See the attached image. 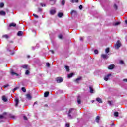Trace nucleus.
Listing matches in <instances>:
<instances>
[{
  "label": "nucleus",
  "instance_id": "nucleus-43",
  "mask_svg": "<svg viewBox=\"0 0 127 127\" xmlns=\"http://www.w3.org/2000/svg\"><path fill=\"white\" fill-rule=\"evenodd\" d=\"M9 85L8 84H6L5 85L3 86L4 88H7V87H9Z\"/></svg>",
  "mask_w": 127,
  "mask_h": 127
},
{
  "label": "nucleus",
  "instance_id": "nucleus-19",
  "mask_svg": "<svg viewBox=\"0 0 127 127\" xmlns=\"http://www.w3.org/2000/svg\"><path fill=\"white\" fill-rule=\"evenodd\" d=\"M2 100L3 101V102H7V98H6V97H5V96H2Z\"/></svg>",
  "mask_w": 127,
  "mask_h": 127
},
{
  "label": "nucleus",
  "instance_id": "nucleus-14",
  "mask_svg": "<svg viewBox=\"0 0 127 127\" xmlns=\"http://www.w3.org/2000/svg\"><path fill=\"white\" fill-rule=\"evenodd\" d=\"M50 14H52V15H53L55 13H56V10H51L50 11Z\"/></svg>",
  "mask_w": 127,
  "mask_h": 127
},
{
  "label": "nucleus",
  "instance_id": "nucleus-33",
  "mask_svg": "<svg viewBox=\"0 0 127 127\" xmlns=\"http://www.w3.org/2000/svg\"><path fill=\"white\" fill-rule=\"evenodd\" d=\"M40 5L42 6V7H45V6H46V5H45V4H43L42 3H41Z\"/></svg>",
  "mask_w": 127,
  "mask_h": 127
},
{
  "label": "nucleus",
  "instance_id": "nucleus-46",
  "mask_svg": "<svg viewBox=\"0 0 127 127\" xmlns=\"http://www.w3.org/2000/svg\"><path fill=\"white\" fill-rule=\"evenodd\" d=\"M65 126L66 127H70V124L69 123H66L65 124Z\"/></svg>",
  "mask_w": 127,
  "mask_h": 127
},
{
  "label": "nucleus",
  "instance_id": "nucleus-31",
  "mask_svg": "<svg viewBox=\"0 0 127 127\" xmlns=\"http://www.w3.org/2000/svg\"><path fill=\"white\" fill-rule=\"evenodd\" d=\"M78 0H71V2H76V3H78Z\"/></svg>",
  "mask_w": 127,
  "mask_h": 127
},
{
  "label": "nucleus",
  "instance_id": "nucleus-9",
  "mask_svg": "<svg viewBox=\"0 0 127 127\" xmlns=\"http://www.w3.org/2000/svg\"><path fill=\"white\" fill-rule=\"evenodd\" d=\"M26 98L28 99V100H31L32 99V97H31V95L30 94H27L26 95Z\"/></svg>",
  "mask_w": 127,
  "mask_h": 127
},
{
  "label": "nucleus",
  "instance_id": "nucleus-22",
  "mask_svg": "<svg viewBox=\"0 0 127 127\" xmlns=\"http://www.w3.org/2000/svg\"><path fill=\"white\" fill-rule=\"evenodd\" d=\"M0 15H5V12L3 11H0Z\"/></svg>",
  "mask_w": 127,
  "mask_h": 127
},
{
  "label": "nucleus",
  "instance_id": "nucleus-20",
  "mask_svg": "<svg viewBox=\"0 0 127 127\" xmlns=\"http://www.w3.org/2000/svg\"><path fill=\"white\" fill-rule=\"evenodd\" d=\"M96 101L98 102V103H102V99L99 97L96 98Z\"/></svg>",
  "mask_w": 127,
  "mask_h": 127
},
{
  "label": "nucleus",
  "instance_id": "nucleus-16",
  "mask_svg": "<svg viewBox=\"0 0 127 127\" xmlns=\"http://www.w3.org/2000/svg\"><path fill=\"white\" fill-rule=\"evenodd\" d=\"M121 24V22H116L115 23H113V25L114 26H118V25H120Z\"/></svg>",
  "mask_w": 127,
  "mask_h": 127
},
{
  "label": "nucleus",
  "instance_id": "nucleus-21",
  "mask_svg": "<svg viewBox=\"0 0 127 127\" xmlns=\"http://www.w3.org/2000/svg\"><path fill=\"white\" fill-rule=\"evenodd\" d=\"M58 17H62V16H63V13H58Z\"/></svg>",
  "mask_w": 127,
  "mask_h": 127
},
{
  "label": "nucleus",
  "instance_id": "nucleus-54",
  "mask_svg": "<svg viewBox=\"0 0 127 127\" xmlns=\"http://www.w3.org/2000/svg\"><path fill=\"white\" fill-rule=\"evenodd\" d=\"M80 39L81 41H82V40H83V38L80 37Z\"/></svg>",
  "mask_w": 127,
  "mask_h": 127
},
{
  "label": "nucleus",
  "instance_id": "nucleus-55",
  "mask_svg": "<svg viewBox=\"0 0 127 127\" xmlns=\"http://www.w3.org/2000/svg\"><path fill=\"white\" fill-rule=\"evenodd\" d=\"M125 23L127 24V20L125 21Z\"/></svg>",
  "mask_w": 127,
  "mask_h": 127
},
{
  "label": "nucleus",
  "instance_id": "nucleus-18",
  "mask_svg": "<svg viewBox=\"0 0 127 127\" xmlns=\"http://www.w3.org/2000/svg\"><path fill=\"white\" fill-rule=\"evenodd\" d=\"M114 67H115V65H114V64H111L108 67V69L112 70L114 69Z\"/></svg>",
  "mask_w": 127,
  "mask_h": 127
},
{
  "label": "nucleus",
  "instance_id": "nucleus-35",
  "mask_svg": "<svg viewBox=\"0 0 127 127\" xmlns=\"http://www.w3.org/2000/svg\"><path fill=\"white\" fill-rule=\"evenodd\" d=\"M119 63L120 64H121L122 65H123V64H124V61H122V60L120 61Z\"/></svg>",
  "mask_w": 127,
  "mask_h": 127
},
{
  "label": "nucleus",
  "instance_id": "nucleus-5",
  "mask_svg": "<svg viewBox=\"0 0 127 127\" xmlns=\"http://www.w3.org/2000/svg\"><path fill=\"white\" fill-rule=\"evenodd\" d=\"M11 75H12V76L15 75V76H16V77H19V78L20 77V75H19V74L13 72V71L12 70L11 71Z\"/></svg>",
  "mask_w": 127,
  "mask_h": 127
},
{
  "label": "nucleus",
  "instance_id": "nucleus-27",
  "mask_svg": "<svg viewBox=\"0 0 127 127\" xmlns=\"http://www.w3.org/2000/svg\"><path fill=\"white\" fill-rule=\"evenodd\" d=\"M65 68L67 72H69V71H70V69H69V66H65Z\"/></svg>",
  "mask_w": 127,
  "mask_h": 127
},
{
  "label": "nucleus",
  "instance_id": "nucleus-23",
  "mask_svg": "<svg viewBox=\"0 0 127 127\" xmlns=\"http://www.w3.org/2000/svg\"><path fill=\"white\" fill-rule=\"evenodd\" d=\"M89 89H90V92L91 93V94H93V93H94V90L93 89V88H92V87H90Z\"/></svg>",
  "mask_w": 127,
  "mask_h": 127
},
{
  "label": "nucleus",
  "instance_id": "nucleus-36",
  "mask_svg": "<svg viewBox=\"0 0 127 127\" xmlns=\"http://www.w3.org/2000/svg\"><path fill=\"white\" fill-rule=\"evenodd\" d=\"M18 89H19L18 87H15V88H14V89L12 90V92H14L15 91H16V90H17Z\"/></svg>",
  "mask_w": 127,
  "mask_h": 127
},
{
  "label": "nucleus",
  "instance_id": "nucleus-40",
  "mask_svg": "<svg viewBox=\"0 0 127 127\" xmlns=\"http://www.w3.org/2000/svg\"><path fill=\"white\" fill-rule=\"evenodd\" d=\"M77 103H78V104H79V105H80V104H81V100L78 99Z\"/></svg>",
  "mask_w": 127,
  "mask_h": 127
},
{
  "label": "nucleus",
  "instance_id": "nucleus-26",
  "mask_svg": "<svg viewBox=\"0 0 127 127\" xmlns=\"http://www.w3.org/2000/svg\"><path fill=\"white\" fill-rule=\"evenodd\" d=\"M105 52L106 53H109L110 52V48H107L106 50H105Z\"/></svg>",
  "mask_w": 127,
  "mask_h": 127
},
{
  "label": "nucleus",
  "instance_id": "nucleus-30",
  "mask_svg": "<svg viewBox=\"0 0 127 127\" xmlns=\"http://www.w3.org/2000/svg\"><path fill=\"white\" fill-rule=\"evenodd\" d=\"M10 118H11V119H16V116L14 115H11Z\"/></svg>",
  "mask_w": 127,
  "mask_h": 127
},
{
  "label": "nucleus",
  "instance_id": "nucleus-34",
  "mask_svg": "<svg viewBox=\"0 0 127 127\" xmlns=\"http://www.w3.org/2000/svg\"><path fill=\"white\" fill-rule=\"evenodd\" d=\"M62 5H65V0H63L62 1Z\"/></svg>",
  "mask_w": 127,
  "mask_h": 127
},
{
  "label": "nucleus",
  "instance_id": "nucleus-52",
  "mask_svg": "<svg viewBox=\"0 0 127 127\" xmlns=\"http://www.w3.org/2000/svg\"><path fill=\"white\" fill-rule=\"evenodd\" d=\"M108 104L111 105H112V102H111V101H108Z\"/></svg>",
  "mask_w": 127,
  "mask_h": 127
},
{
  "label": "nucleus",
  "instance_id": "nucleus-2",
  "mask_svg": "<svg viewBox=\"0 0 127 127\" xmlns=\"http://www.w3.org/2000/svg\"><path fill=\"white\" fill-rule=\"evenodd\" d=\"M121 46H122V44H121V42H120V41L118 40L115 45V49H119V48H120Z\"/></svg>",
  "mask_w": 127,
  "mask_h": 127
},
{
  "label": "nucleus",
  "instance_id": "nucleus-38",
  "mask_svg": "<svg viewBox=\"0 0 127 127\" xmlns=\"http://www.w3.org/2000/svg\"><path fill=\"white\" fill-rule=\"evenodd\" d=\"M46 66L47 67H50V64H49V63H46Z\"/></svg>",
  "mask_w": 127,
  "mask_h": 127
},
{
  "label": "nucleus",
  "instance_id": "nucleus-44",
  "mask_svg": "<svg viewBox=\"0 0 127 127\" xmlns=\"http://www.w3.org/2000/svg\"><path fill=\"white\" fill-rule=\"evenodd\" d=\"M3 37H5V38H8V36L7 35H4L3 36Z\"/></svg>",
  "mask_w": 127,
  "mask_h": 127
},
{
  "label": "nucleus",
  "instance_id": "nucleus-29",
  "mask_svg": "<svg viewBox=\"0 0 127 127\" xmlns=\"http://www.w3.org/2000/svg\"><path fill=\"white\" fill-rule=\"evenodd\" d=\"M115 117H118L119 116V113L118 112H114Z\"/></svg>",
  "mask_w": 127,
  "mask_h": 127
},
{
  "label": "nucleus",
  "instance_id": "nucleus-37",
  "mask_svg": "<svg viewBox=\"0 0 127 127\" xmlns=\"http://www.w3.org/2000/svg\"><path fill=\"white\" fill-rule=\"evenodd\" d=\"M33 15L34 17H36V18H38V15H37L35 14H33Z\"/></svg>",
  "mask_w": 127,
  "mask_h": 127
},
{
  "label": "nucleus",
  "instance_id": "nucleus-32",
  "mask_svg": "<svg viewBox=\"0 0 127 127\" xmlns=\"http://www.w3.org/2000/svg\"><path fill=\"white\" fill-rule=\"evenodd\" d=\"M4 6V4L3 3H0V7H3Z\"/></svg>",
  "mask_w": 127,
  "mask_h": 127
},
{
  "label": "nucleus",
  "instance_id": "nucleus-50",
  "mask_svg": "<svg viewBox=\"0 0 127 127\" xmlns=\"http://www.w3.org/2000/svg\"><path fill=\"white\" fill-rule=\"evenodd\" d=\"M38 11H39V12L42 11V9L41 8H39V9H38Z\"/></svg>",
  "mask_w": 127,
  "mask_h": 127
},
{
  "label": "nucleus",
  "instance_id": "nucleus-17",
  "mask_svg": "<svg viewBox=\"0 0 127 127\" xmlns=\"http://www.w3.org/2000/svg\"><path fill=\"white\" fill-rule=\"evenodd\" d=\"M49 95V92H45L44 94V97L45 98H47V96Z\"/></svg>",
  "mask_w": 127,
  "mask_h": 127
},
{
  "label": "nucleus",
  "instance_id": "nucleus-25",
  "mask_svg": "<svg viewBox=\"0 0 127 127\" xmlns=\"http://www.w3.org/2000/svg\"><path fill=\"white\" fill-rule=\"evenodd\" d=\"M99 121H100V116H97L96 122H97V123H99Z\"/></svg>",
  "mask_w": 127,
  "mask_h": 127
},
{
  "label": "nucleus",
  "instance_id": "nucleus-3",
  "mask_svg": "<svg viewBox=\"0 0 127 127\" xmlns=\"http://www.w3.org/2000/svg\"><path fill=\"white\" fill-rule=\"evenodd\" d=\"M5 119H6L5 114H3V115H0V122H3V121H4Z\"/></svg>",
  "mask_w": 127,
  "mask_h": 127
},
{
  "label": "nucleus",
  "instance_id": "nucleus-58",
  "mask_svg": "<svg viewBox=\"0 0 127 127\" xmlns=\"http://www.w3.org/2000/svg\"><path fill=\"white\" fill-rule=\"evenodd\" d=\"M94 100H92V103H94Z\"/></svg>",
  "mask_w": 127,
  "mask_h": 127
},
{
  "label": "nucleus",
  "instance_id": "nucleus-6",
  "mask_svg": "<svg viewBox=\"0 0 127 127\" xmlns=\"http://www.w3.org/2000/svg\"><path fill=\"white\" fill-rule=\"evenodd\" d=\"M15 107H17L19 103V99H18V98H15Z\"/></svg>",
  "mask_w": 127,
  "mask_h": 127
},
{
  "label": "nucleus",
  "instance_id": "nucleus-51",
  "mask_svg": "<svg viewBox=\"0 0 127 127\" xmlns=\"http://www.w3.org/2000/svg\"><path fill=\"white\" fill-rule=\"evenodd\" d=\"M124 82H127V79H123Z\"/></svg>",
  "mask_w": 127,
  "mask_h": 127
},
{
  "label": "nucleus",
  "instance_id": "nucleus-56",
  "mask_svg": "<svg viewBox=\"0 0 127 127\" xmlns=\"http://www.w3.org/2000/svg\"><path fill=\"white\" fill-rule=\"evenodd\" d=\"M112 126H115V124L114 123H112Z\"/></svg>",
  "mask_w": 127,
  "mask_h": 127
},
{
  "label": "nucleus",
  "instance_id": "nucleus-1",
  "mask_svg": "<svg viewBox=\"0 0 127 127\" xmlns=\"http://www.w3.org/2000/svg\"><path fill=\"white\" fill-rule=\"evenodd\" d=\"M75 117H76V109L74 108L70 109L68 113V119H74Z\"/></svg>",
  "mask_w": 127,
  "mask_h": 127
},
{
  "label": "nucleus",
  "instance_id": "nucleus-42",
  "mask_svg": "<svg viewBox=\"0 0 127 127\" xmlns=\"http://www.w3.org/2000/svg\"><path fill=\"white\" fill-rule=\"evenodd\" d=\"M25 75H29V71L28 70L26 71Z\"/></svg>",
  "mask_w": 127,
  "mask_h": 127
},
{
  "label": "nucleus",
  "instance_id": "nucleus-15",
  "mask_svg": "<svg viewBox=\"0 0 127 127\" xmlns=\"http://www.w3.org/2000/svg\"><path fill=\"white\" fill-rule=\"evenodd\" d=\"M12 26H13V27H15V26H16V24H15V23H11L9 24V27H12Z\"/></svg>",
  "mask_w": 127,
  "mask_h": 127
},
{
  "label": "nucleus",
  "instance_id": "nucleus-8",
  "mask_svg": "<svg viewBox=\"0 0 127 127\" xmlns=\"http://www.w3.org/2000/svg\"><path fill=\"white\" fill-rule=\"evenodd\" d=\"M82 80V77H79L74 80V82L78 84Z\"/></svg>",
  "mask_w": 127,
  "mask_h": 127
},
{
  "label": "nucleus",
  "instance_id": "nucleus-59",
  "mask_svg": "<svg viewBox=\"0 0 127 127\" xmlns=\"http://www.w3.org/2000/svg\"><path fill=\"white\" fill-rule=\"evenodd\" d=\"M52 53H53V54L54 53L53 51H52Z\"/></svg>",
  "mask_w": 127,
  "mask_h": 127
},
{
  "label": "nucleus",
  "instance_id": "nucleus-39",
  "mask_svg": "<svg viewBox=\"0 0 127 127\" xmlns=\"http://www.w3.org/2000/svg\"><path fill=\"white\" fill-rule=\"evenodd\" d=\"M22 67L24 69H26V68H27V65H24L22 66Z\"/></svg>",
  "mask_w": 127,
  "mask_h": 127
},
{
  "label": "nucleus",
  "instance_id": "nucleus-41",
  "mask_svg": "<svg viewBox=\"0 0 127 127\" xmlns=\"http://www.w3.org/2000/svg\"><path fill=\"white\" fill-rule=\"evenodd\" d=\"M58 37H59V38H60V39H62V37H63L62 35L60 34Z\"/></svg>",
  "mask_w": 127,
  "mask_h": 127
},
{
  "label": "nucleus",
  "instance_id": "nucleus-45",
  "mask_svg": "<svg viewBox=\"0 0 127 127\" xmlns=\"http://www.w3.org/2000/svg\"><path fill=\"white\" fill-rule=\"evenodd\" d=\"M94 53H95V54H98V50H95L94 51Z\"/></svg>",
  "mask_w": 127,
  "mask_h": 127
},
{
  "label": "nucleus",
  "instance_id": "nucleus-12",
  "mask_svg": "<svg viewBox=\"0 0 127 127\" xmlns=\"http://www.w3.org/2000/svg\"><path fill=\"white\" fill-rule=\"evenodd\" d=\"M71 14H72V15H77V11H75V10H72L71 11Z\"/></svg>",
  "mask_w": 127,
  "mask_h": 127
},
{
  "label": "nucleus",
  "instance_id": "nucleus-48",
  "mask_svg": "<svg viewBox=\"0 0 127 127\" xmlns=\"http://www.w3.org/2000/svg\"><path fill=\"white\" fill-rule=\"evenodd\" d=\"M23 118H24V120H25V121H27V117H26V116H24L23 117Z\"/></svg>",
  "mask_w": 127,
  "mask_h": 127
},
{
  "label": "nucleus",
  "instance_id": "nucleus-47",
  "mask_svg": "<svg viewBox=\"0 0 127 127\" xmlns=\"http://www.w3.org/2000/svg\"><path fill=\"white\" fill-rule=\"evenodd\" d=\"M79 8V9H82L83 8V6H82V5H80Z\"/></svg>",
  "mask_w": 127,
  "mask_h": 127
},
{
  "label": "nucleus",
  "instance_id": "nucleus-4",
  "mask_svg": "<svg viewBox=\"0 0 127 127\" xmlns=\"http://www.w3.org/2000/svg\"><path fill=\"white\" fill-rule=\"evenodd\" d=\"M56 81H57V82L59 84L60 83H62V82H63V78H62L61 77H58L56 79Z\"/></svg>",
  "mask_w": 127,
  "mask_h": 127
},
{
  "label": "nucleus",
  "instance_id": "nucleus-53",
  "mask_svg": "<svg viewBox=\"0 0 127 127\" xmlns=\"http://www.w3.org/2000/svg\"><path fill=\"white\" fill-rule=\"evenodd\" d=\"M35 105H37V102H35L34 103V106H35Z\"/></svg>",
  "mask_w": 127,
  "mask_h": 127
},
{
  "label": "nucleus",
  "instance_id": "nucleus-28",
  "mask_svg": "<svg viewBox=\"0 0 127 127\" xmlns=\"http://www.w3.org/2000/svg\"><path fill=\"white\" fill-rule=\"evenodd\" d=\"M21 90L23 92H24V93H25V92H26V89L25 87H22Z\"/></svg>",
  "mask_w": 127,
  "mask_h": 127
},
{
  "label": "nucleus",
  "instance_id": "nucleus-24",
  "mask_svg": "<svg viewBox=\"0 0 127 127\" xmlns=\"http://www.w3.org/2000/svg\"><path fill=\"white\" fill-rule=\"evenodd\" d=\"M74 76V73H70V74L68 75V78H72Z\"/></svg>",
  "mask_w": 127,
  "mask_h": 127
},
{
  "label": "nucleus",
  "instance_id": "nucleus-57",
  "mask_svg": "<svg viewBox=\"0 0 127 127\" xmlns=\"http://www.w3.org/2000/svg\"><path fill=\"white\" fill-rule=\"evenodd\" d=\"M27 57H28V58H29L30 57V56H28Z\"/></svg>",
  "mask_w": 127,
  "mask_h": 127
},
{
  "label": "nucleus",
  "instance_id": "nucleus-13",
  "mask_svg": "<svg viewBox=\"0 0 127 127\" xmlns=\"http://www.w3.org/2000/svg\"><path fill=\"white\" fill-rule=\"evenodd\" d=\"M22 34H23V32H22L21 31H19L18 32L17 35L18 36H22Z\"/></svg>",
  "mask_w": 127,
  "mask_h": 127
},
{
  "label": "nucleus",
  "instance_id": "nucleus-11",
  "mask_svg": "<svg viewBox=\"0 0 127 127\" xmlns=\"http://www.w3.org/2000/svg\"><path fill=\"white\" fill-rule=\"evenodd\" d=\"M50 3L52 5L53 4H55V3L56 2V0H49Z\"/></svg>",
  "mask_w": 127,
  "mask_h": 127
},
{
  "label": "nucleus",
  "instance_id": "nucleus-49",
  "mask_svg": "<svg viewBox=\"0 0 127 127\" xmlns=\"http://www.w3.org/2000/svg\"><path fill=\"white\" fill-rule=\"evenodd\" d=\"M114 8H115L116 9H117V8H118V6H117V5L115 4V5H114Z\"/></svg>",
  "mask_w": 127,
  "mask_h": 127
},
{
  "label": "nucleus",
  "instance_id": "nucleus-10",
  "mask_svg": "<svg viewBox=\"0 0 127 127\" xmlns=\"http://www.w3.org/2000/svg\"><path fill=\"white\" fill-rule=\"evenodd\" d=\"M101 57H102V58H103L104 59H108V58H109V57H108V55L106 54L101 55Z\"/></svg>",
  "mask_w": 127,
  "mask_h": 127
},
{
  "label": "nucleus",
  "instance_id": "nucleus-7",
  "mask_svg": "<svg viewBox=\"0 0 127 127\" xmlns=\"http://www.w3.org/2000/svg\"><path fill=\"white\" fill-rule=\"evenodd\" d=\"M110 77H111V74H109L105 76L104 78V79L105 80V81H108Z\"/></svg>",
  "mask_w": 127,
  "mask_h": 127
}]
</instances>
